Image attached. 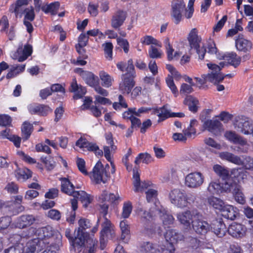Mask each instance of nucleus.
I'll use <instances>...</instances> for the list:
<instances>
[{"instance_id": "f257e3e1", "label": "nucleus", "mask_w": 253, "mask_h": 253, "mask_svg": "<svg viewBox=\"0 0 253 253\" xmlns=\"http://www.w3.org/2000/svg\"><path fill=\"white\" fill-rule=\"evenodd\" d=\"M78 223L79 227L73 244L80 245V247H86L88 249L86 253H95L97 242L93 240L87 233L84 231L91 227L89 220L85 218H81Z\"/></svg>"}, {"instance_id": "f03ea898", "label": "nucleus", "mask_w": 253, "mask_h": 253, "mask_svg": "<svg viewBox=\"0 0 253 253\" xmlns=\"http://www.w3.org/2000/svg\"><path fill=\"white\" fill-rule=\"evenodd\" d=\"M36 234L38 236L40 246H45L49 244L56 243V248L59 249L62 245L61 234L50 226L39 228L36 230Z\"/></svg>"}, {"instance_id": "7ed1b4c3", "label": "nucleus", "mask_w": 253, "mask_h": 253, "mask_svg": "<svg viewBox=\"0 0 253 253\" xmlns=\"http://www.w3.org/2000/svg\"><path fill=\"white\" fill-rule=\"evenodd\" d=\"M126 71V73L122 75V81L119 85V90L124 94H128L135 85L134 79L135 77V72L132 59L128 60Z\"/></svg>"}, {"instance_id": "20e7f679", "label": "nucleus", "mask_w": 253, "mask_h": 253, "mask_svg": "<svg viewBox=\"0 0 253 253\" xmlns=\"http://www.w3.org/2000/svg\"><path fill=\"white\" fill-rule=\"evenodd\" d=\"M110 169V166L108 164L104 168L102 163L98 161L92 171L91 178L96 184L100 183L101 182L105 183L109 179L110 174L108 171Z\"/></svg>"}, {"instance_id": "39448f33", "label": "nucleus", "mask_w": 253, "mask_h": 253, "mask_svg": "<svg viewBox=\"0 0 253 253\" xmlns=\"http://www.w3.org/2000/svg\"><path fill=\"white\" fill-rule=\"evenodd\" d=\"M209 111L203 112L200 117V119L203 123V127L214 134H218L221 129V123L217 120L209 119Z\"/></svg>"}, {"instance_id": "423d86ee", "label": "nucleus", "mask_w": 253, "mask_h": 253, "mask_svg": "<svg viewBox=\"0 0 253 253\" xmlns=\"http://www.w3.org/2000/svg\"><path fill=\"white\" fill-rule=\"evenodd\" d=\"M234 125L239 132L245 135L251 134L253 130V120L245 116L238 117Z\"/></svg>"}, {"instance_id": "0eeeda50", "label": "nucleus", "mask_w": 253, "mask_h": 253, "mask_svg": "<svg viewBox=\"0 0 253 253\" xmlns=\"http://www.w3.org/2000/svg\"><path fill=\"white\" fill-rule=\"evenodd\" d=\"M191 225L195 233L201 236H205L212 230V226L202 218V215L200 212L199 213L198 217L192 220Z\"/></svg>"}, {"instance_id": "6e6552de", "label": "nucleus", "mask_w": 253, "mask_h": 253, "mask_svg": "<svg viewBox=\"0 0 253 253\" xmlns=\"http://www.w3.org/2000/svg\"><path fill=\"white\" fill-rule=\"evenodd\" d=\"M205 177L199 171L191 172L185 177V185L186 186L193 189L200 187L204 183Z\"/></svg>"}, {"instance_id": "1a4fd4ad", "label": "nucleus", "mask_w": 253, "mask_h": 253, "mask_svg": "<svg viewBox=\"0 0 253 253\" xmlns=\"http://www.w3.org/2000/svg\"><path fill=\"white\" fill-rule=\"evenodd\" d=\"M224 189L228 192L232 193L238 203L242 205L245 204V197L242 192V186L238 182L232 180L231 183L225 184Z\"/></svg>"}, {"instance_id": "9d476101", "label": "nucleus", "mask_w": 253, "mask_h": 253, "mask_svg": "<svg viewBox=\"0 0 253 253\" xmlns=\"http://www.w3.org/2000/svg\"><path fill=\"white\" fill-rule=\"evenodd\" d=\"M138 214L140 216L141 221L143 223L144 228L148 234H151L154 232L155 229L152 221L153 219L152 214L153 211L148 212L142 208H139L137 210Z\"/></svg>"}, {"instance_id": "9b49d317", "label": "nucleus", "mask_w": 253, "mask_h": 253, "mask_svg": "<svg viewBox=\"0 0 253 253\" xmlns=\"http://www.w3.org/2000/svg\"><path fill=\"white\" fill-rule=\"evenodd\" d=\"M171 203L180 208L187 206L186 195L180 189H174L169 194Z\"/></svg>"}, {"instance_id": "f8f14e48", "label": "nucleus", "mask_w": 253, "mask_h": 253, "mask_svg": "<svg viewBox=\"0 0 253 253\" xmlns=\"http://www.w3.org/2000/svg\"><path fill=\"white\" fill-rule=\"evenodd\" d=\"M199 212L197 210H187L177 214V217L181 224L189 227L192 220L198 217Z\"/></svg>"}, {"instance_id": "ddd939ff", "label": "nucleus", "mask_w": 253, "mask_h": 253, "mask_svg": "<svg viewBox=\"0 0 253 253\" xmlns=\"http://www.w3.org/2000/svg\"><path fill=\"white\" fill-rule=\"evenodd\" d=\"M186 10L185 4L183 0H173L171 4V15L175 19L177 24L182 18V12Z\"/></svg>"}, {"instance_id": "4468645a", "label": "nucleus", "mask_w": 253, "mask_h": 253, "mask_svg": "<svg viewBox=\"0 0 253 253\" xmlns=\"http://www.w3.org/2000/svg\"><path fill=\"white\" fill-rule=\"evenodd\" d=\"M127 17L126 11L121 9H118L112 16L111 26L115 29H119L124 24Z\"/></svg>"}, {"instance_id": "2eb2a0df", "label": "nucleus", "mask_w": 253, "mask_h": 253, "mask_svg": "<svg viewBox=\"0 0 253 253\" xmlns=\"http://www.w3.org/2000/svg\"><path fill=\"white\" fill-rule=\"evenodd\" d=\"M195 79L201 85L204 84L207 82L215 84L222 81L224 76L221 74H216L211 72V73L202 75V78L196 77Z\"/></svg>"}, {"instance_id": "dca6fc26", "label": "nucleus", "mask_w": 253, "mask_h": 253, "mask_svg": "<svg viewBox=\"0 0 253 253\" xmlns=\"http://www.w3.org/2000/svg\"><path fill=\"white\" fill-rule=\"evenodd\" d=\"M102 229L100 232V239L101 244H104L107 238H112L114 234L112 224L107 217H105L104 221L102 223Z\"/></svg>"}, {"instance_id": "f3484780", "label": "nucleus", "mask_w": 253, "mask_h": 253, "mask_svg": "<svg viewBox=\"0 0 253 253\" xmlns=\"http://www.w3.org/2000/svg\"><path fill=\"white\" fill-rule=\"evenodd\" d=\"M32 52V46L30 44H26L24 48L22 46H19L17 51L13 54L12 58L17 59L19 62H22L27 59Z\"/></svg>"}, {"instance_id": "a211bd4d", "label": "nucleus", "mask_w": 253, "mask_h": 253, "mask_svg": "<svg viewBox=\"0 0 253 253\" xmlns=\"http://www.w3.org/2000/svg\"><path fill=\"white\" fill-rule=\"evenodd\" d=\"M76 145L81 148H85L88 151H93L97 155H103V151L100 150L98 146L95 144L88 142L85 138L81 137L76 143Z\"/></svg>"}, {"instance_id": "6ab92c4d", "label": "nucleus", "mask_w": 253, "mask_h": 253, "mask_svg": "<svg viewBox=\"0 0 253 253\" xmlns=\"http://www.w3.org/2000/svg\"><path fill=\"white\" fill-rule=\"evenodd\" d=\"M138 168L135 167L133 169V184L134 187V191L135 192H142L144 189L147 188L149 185L148 182L146 181H140V175L138 172Z\"/></svg>"}, {"instance_id": "aec40b11", "label": "nucleus", "mask_w": 253, "mask_h": 253, "mask_svg": "<svg viewBox=\"0 0 253 253\" xmlns=\"http://www.w3.org/2000/svg\"><path fill=\"white\" fill-rule=\"evenodd\" d=\"M228 232L233 237L240 238L246 233V228L242 224L233 223L228 229Z\"/></svg>"}, {"instance_id": "412c9836", "label": "nucleus", "mask_w": 253, "mask_h": 253, "mask_svg": "<svg viewBox=\"0 0 253 253\" xmlns=\"http://www.w3.org/2000/svg\"><path fill=\"white\" fill-rule=\"evenodd\" d=\"M225 137L230 142L244 146L247 144V141L243 137L233 131H227L225 133Z\"/></svg>"}, {"instance_id": "4be33fe9", "label": "nucleus", "mask_w": 253, "mask_h": 253, "mask_svg": "<svg viewBox=\"0 0 253 253\" xmlns=\"http://www.w3.org/2000/svg\"><path fill=\"white\" fill-rule=\"evenodd\" d=\"M36 219L33 215L25 214L19 217L17 219L16 226L19 228H24L31 225Z\"/></svg>"}, {"instance_id": "5701e85b", "label": "nucleus", "mask_w": 253, "mask_h": 253, "mask_svg": "<svg viewBox=\"0 0 253 253\" xmlns=\"http://www.w3.org/2000/svg\"><path fill=\"white\" fill-rule=\"evenodd\" d=\"M236 47L239 51L247 52L252 49V43L242 36H239L236 40Z\"/></svg>"}, {"instance_id": "b1692460", "label": "nucleus", "mask_w": 253, "mask_h": 253, "mask_svg": "<svg viewBox=\"0 0 253 253\" xmlns=\"http://www.w3.org/2000/svg\"><path fill=\"white\" fill-rule=\"evenodd\" d=\"M232 180L228 179L225 181V182L222 184V185L220 183L212 181L208 187V190L212 194L219 193L223 192H228L224 189L225 184L231 183Z\"/></svg>"}, {"instance_id": "393cba45", "label": "nucleus", "mask_w": 253, "mask_h": 253, "mask_svg": "<svg viewBox=\"0 0 253 253\" xmlns=\"http://www.w3.org/2000/svg\"><path fill=\"white\" fill-rule=\"evenodd\" d=\"M219 156L222 159L226 160L237 165H243L244 164L243 161L240 157L228 152H221L219 154Z\"/></svg>"}, {"instance_id": "a878e982", "label": "nucleus", "mask_w": 253, "mask_h": 253, "mask_svg": "<svg viewBox=\"0 0 253 253\" xmlns=\"http://www.w3.org/2000/svg\"><path fill=\"white\" fill-rule=\"evenodd\" d=\"M165 237L166 242H169V243H172L174 245L178 240H181L182 239V235L175 230L170 229L167 230L165 234Z\"/></svg>"}, {"instance_id": "bb28decb", "label": "nucleus", "mask_w": 253, "mask_h": 253, "mask_svg": "<svg viewBox=\"0 0 253 253\" xmlns=\"http://www.w3.org/2000/svg\"><path fill=\"white\" fill-rule=\"evenodd\" d=\"M222 59L227 61L228 65L237 68L241 63V58L235 52L228 53L222 56Z\"/></svg>"}, {"instance_id": "cd10ccee", "label": "nucleus", "mask_w": 253, "mask_h": 253, "mask_svg": "<svg viewBox=\"0 0 253 253\" xmlns=\"http://www.w3.org/2000/svg\"><path fill=\"white\" fill-rule=\"evenodd\" d=\"M71 91L75 93L73 97L75 99H78L83 97L86 92L85 87L81 85H78L76 79L73 80V82L71 84Z\"/></svg>"}, {"instance_id": "c85d7f7f", "label": "nucleus", "mask_w": 253, "mask_h": 253, "mask_svg": "<svg viewBox=\"0 0 253 253\" xmlns=\"http://www.w3.org/2000/svg\"><path fill=\"white\" fill-rule=\"evenodd\" d=\"M212 230L214 234L218 237H223L227 231L225 224L221 221H215L213 223Z\"/></svg>"}, {"instance_id": "c756f323", "label": "nucleus", "mask_w": 253, "mask_h": 253, "mask_svg": "<svg viewBox=\"0 0 253 253\" xmlns=\"http://www.w3.org/2000/svg\"><path fill=\"white\" fill-rule=\"evenodd\" d=\"M73 197H74L73 199L76 200V198L79 199L84 204V206L85 207H87L88 205L90 204L92 200L90 196L84 191L74 192Z\"/></svg>"}, {"instance_id": "7c9ffc66", "label": "nucleus", "mask_w": 253, "mask_h": 253, "mask_svg": "<svg viewBox=\"0 0 253 253\" xmlns=\"http://www.w3.org/2000/svg\"><path fill=\"white\" fill-rule=\"evenodd\" d=\"M60 180L61 181L62 192L73 196L74 193L76 192V191H74L75 187L73 184L68 178H61Z\"/></svg>"}, {"instance_id": "2f4dec72", "label": "nucleus", "mask_w": 253, "mask_h": 253, "mask_svg": "<svg viewBox=\"0 0 253 253\" xmlns=\"http://www.w3.org/2000/svg\"><path fill=\"white\" fill-rule=\"evenodd\" d=\"M188 40L191 48L196 47L201 43V39L198 37L196 29H193L189 34Z\"/></svg>"}, {"instance_id": "473e14b6", "label": "nucleus", "mask_w": 253, "mask_h": 253, "mask_svg": "<svg viewBox=\"0 0 253 253\" xmlns=\"http://www.w3.org/2000/svg\"><path fill=\"white\" fill-rule=\"evenodd\" d=\"M82 78L87 84L93 87L95 85L99 84V79L98 77L95 76L91 72L87 71L86 73H84L82 75Z\"/></svg>"}, {"instance_id": "72a5a7b5", "label": "nucleus", "mask_w": 253, "mask_h": 253, "mask_svg": "<svg viewBox=\"0 0 253 253\" xmlns=\"http://www.w3.org/2000/svg\"><path fill=\"white\" fill-rule=\"evenodd\" d=\"M44 246L39 245V241L37 239H34L29 241L24 248L25 253H34L38 248V250H41V248Z\"/></svg>"}, {"instance_id": "f704fd0d", "label": "nucleus", "mask_w": 253, "mask_h": 253, "mask_svg": "<svg viewBox=\"0 0 253 253\" xmlns=\"http://www.w3.org/2000/svg\"><path fill=\"white\" fill-rule=\"evenodd\" d=\"M221 211L223 216L230 220H234L237 213L234 207L230 205H224Z\"/></svg>"}, {"instance_id": "c9c22d12", "label": "nucleus", "mask_w": 253, "mask_h": 253, "mask_svg": "<svg viewBox=\"0 0 253 253\" xmlns=\"http://www.w3.org/2000/svg\"><path fill=\"white\" fill-rule=\"evenodd\" d=\"M31 114H37L39 115L46 116L49 111H51L50 108L47 105H40L39 106L32 107L30 109Z\"/></svg>"}, {"instance_id": "e433bc0d", "label": "nucleus", "mask_w": 253, "mask_h": 253, "mask_svg": "<svg viewBox=\"0 0 253 253\" xmlns=\"http://www.w3.org/2000/svg\"><path fill=\"white\" fill-rule=\"evenodd\" d=\"M184 103L188 106L189 110L191 112L196 113L197 111V105L198 104L199 101L196 98L191 95L187 96L185 98Z\"/></svg>"}, {"instance_id": "4c0bfd02", "label": "nucleus", "mask_w": 253, "mask_h": 253, "mask_svg": "<svg viewBox=\"0 0 253 253\" xmlns=\"http://www.w3.org/2000/svg\"><path fill=\"white\" fill-rule=\"evenodd\" d=\"M207 202L210 206L220 211L225 205L222 200L213 196H211L208 198Z\"/></svg>"}, {"instance_id": "58836bf2", "label": "nucleus", "mask_w": 253, "mask_h": 253, "mask_svg": "<svg viewBox=\"0 0 253 253\" xmlns=\"http://www.w3.org/2000/svg\"><path fill=\"white\" fill-rule=\"evenodd\" d=\"M153 114L157 115L159 117V122L171 117V113L167 109L166 106H164L159 109H155L153 111Z\"/></svg>"}, {"instance_id": "ea45409f", "label": "nucleus", "mask_w": 253, "mask_h": 253, "mask_svg": "<svg viewBox=\"0 0 253 253\" xmlns=\"http://www.w3.org/2000/svg\"><path fill=\"white\" fill-rule=\"evenodd\" d=\"M33 125L30 123L28 122L23 123L21 127V131L24 140H26L29 138L33 131Z\"/></svg>"}, {"instance_id": "a19ab883", "label": "nucleus", "mask_w": 253, "mask_h": 253, "mask_svg": "<svg viewBox=\"0 0 253 253\" xmlns=\"http://www.w3.org/2000/svg\"><path fill=\"white\" fill-rule=\"evenodd\" d=\"M28 4L27 0H17L15 4H12L10 7L9 11L11 12H14L16 18L18 15L21 13L22 9L21 7Z\"/></svg>"}, {"instance_id": "79ce46f5", "label": "nucleus", "mask_w": 253, "mask_h": 253, "mask_svg": "<svg viewBox=\"0 0 253 253\" xmlns=\"http://www.w3.org/2000/svg\"><path fill=\"white\" fill-rule=\"evenodd\" d=\"M60 3L59 2H54L49 5L42 6V10L45 13H51L52 15H55L59 8Z\"/></svg>"}, {"instance_id": "37998d69", "label": "nucleus", "mask_w": 253, "mask_h": 253, "mask_svg": "<svg viewBox=\"0 0 253 253\" xmlns=\"http://www.w3.org/2000/svg\"><path fill=\"white\" fill-rule=\"evenodd\" d=\"M213 170L220 177L223 179H226L229 176L228 170L224 167L219 165H215L213 167Z\"/></svg>"}, {"instance_id": "c03bdc74", "label": "nucleus", "mask_w": 253, "mask_h": 253, "mask_svg": "<svg viewBox=\"0 0 253 253\" xmlns=\"http://www.w3.org/2000/svg\"><path fill=\"white\" fill-rule=\"evenodd\" d=\"M25 67V65H19L16 66H12L10 71L6 75L7 79L12 78L23 72Z\"/></svg>"}, {"instance_id": "a18cd8bd", "label": "nucleus", "mask_w": 253, "mask_h": 253, "mask_svg": "<svg viewBox=\"0 0 253 253\" xmlns=\"http://www.w3.org/2000/svg\"><path fill=\"white\" fill-rule=\"evenodd\" d=\"M99 75L102 82V85L103 86L109 87L111 86L113 79L109 75L104 71H101Z\"/></svg>"}, {"instance_id": "49530a36", "label": "nucleus", "mask_w": 253, "mask_h": 253, "mask_svg": "<svg viewBox=\"0 0 253 253\" xmlns=\"http://www.w3.org/2000/svg\"><path fill=\"white\" fill-rule=\"evenodd\" d=\"M140 160H142L143 163L148 164L152 161V157L150 154L145 153H140L136 158L134 163L137 165L140 163Z\"/></svg>"}, {"instance_id": "de8ad7c7", "label": "nucleus", "mask_w": 253, "mask_h": 253, "mask_svg": "<svg viewBox=\"0 0 253 253\" xmlns=\"http://www.w3.org/2000/svg\"><path fill=\"white\" fill-rule=\"evenodd\" d=\"M32 171L28 169H18L16 172V176L18 179L26 180L32 177Z\"/></svg>"}, {"instance_id": "09e8293b", "label": "nucleus", "mask_w": 253, "mask_h": 253, "mask_svg": "<svg viewBox=\"0 0 253 253\" xmlns=\"http://www.w3.org/2000/svg\"><path fill=\"white\" fill-rule=\"evenodd\" d=\"M159 247L158 250L162 253H173L175 251L174 245L169 242L165 241L163 245L160 246Z\"/></svg>"}, {"instance_id": "8fccbe9b", "label": "nucleus", "mask_w": 253, "mask_h": 253, "mask_svg": "<svg viewBox=\"0 0 253 253\" xmlns=\"http://www.w3.org/2000/svg\"><path fill=\"white\" fill-rule=\"evenodd\" d=\"M132 206L130 202L125 203L123 205L121 217L123 218H128L132 211Z\"/></svg>"}, {"instance_id": "3c124183", "label": "nucleus", "mask_w": 253, "mask_h": 253, "mask_svg": "<svg viewBox=\"0 0 253 253\" xmlns=\"http://www.w3.org/2000/svg\"><path fill=\"white\" fill-rule=\"evenodd\" d=\"M228 64L226 62H221L219 63V65L215 64L209 63L207 64L208 68L212 70V72L216 74H221L220 70L224 66H228Z\"/></svg>"}, {"instance_id": "603ef678", "label": "nucleus", "mask_w": 253, "mask_h": 253, "mask_svg": "<svg viewBox=\"0 0 253 253\" xmlns=\"http://www.w3.org/2000/svg\"><path fill=\"white\" fill-rule=\"evenodd\" d=\"M71 204H72L73 211L71 212L70 216L67 219V220L68 222L73 223L75 219V216H76L75 211L78 208V205H77L78 202H77V200H76L75 199H71Z\"/></svg>"}, {"instance_id": "864d4df0", "label": "nucleus", "mask_w": 253, "mask_h": 253, "mask_svg": "<svg viewBox=\"0 0 253 253\" xmlns=\"http://www.w3.org/2000/svg\"><path fill=\"white\" fill-rule=\"evenodd\" d=\"M155 249L156 246L149 242H144L141 245V251L142 252H145L146 253H151Z\"/></svg>"}, {"instance_id": "5fc2aeb1", "label": "nucleus", "mask_w": 253, "mask_h": 253, "mask_svg": "<svg viewBox=\"0 0 253 253\" xmlns=\"http://www.w3.org/2000/svg\"><path fill=\"white\" fill-rule=\"evenodd\" d=\"M42 161L44 164L46 169L48 170L52 169L55 166V162L54 161L53 158L48 157H42Z\"/></svg>"}, {"instance_id": "6e6d98bb", "label": "nucleus", "mask_w": 253, "mask_h": 253, "mask_svg": "<svg viewBox=\"0 0 253 253\" xmlns=\"http://www.w3.org/2000/svg\"><path fill=\"white\" fill-rule=\"evenodd\" d=\"M167 85L170 89L172 92L176 95L178 93L177 88L174 84L173 78L172 76L169 75L166 80Z\"/></svg>"}, {"instance_id": "4d7b16f0", "label": "nucleus", "mask_w": 253, "mask_h": 253, "mask_svg": "<svg viewBox=\"0 0 253 253\" xmlns=\"http://www.w3.org/2000/svg\"><path fill=\"white\" fill-rule=\"evenodd\" d=\"M143 44L149 45L150 44H155L159 46H161L159 42L150 36H146L143 38V40L141 42Z\"/></svg>"}, {"instance_id": "13d9d810", "label": "nucleus", "mask_w": 253, "mask_h": 253, "mask_svg": "<svg viewBox=\"0 0 253 253\" xmlns=\"http://www.w3.org/2000/svg\"><path fill=\"white\" fill-rule=\"evenodd\" d=\"M107 143L111 148L112 151H115L117 149V146L114 144L113 135L111 132H107L105 134Z\"/></svg>"}, {"instance_id": "bf43d9fd", "label": "nucleus", "mask_w": 253, "mask_h": 253, "mask_svg": "<svg viewBox=\"0 0 253 253\" xmlns=\"http://www.w3.org/2000/svg\"><path fill=\"white\" fill-rule=\"evenodd\" d=\"M117 41L118 44L123 47L124 52L127 53L129 50V43L127 41L124 39L118 38Z\"/></svg>"}, {"instance_id": "052dcab7", "label": "nucleus", "mask_w": 253, "mask_h": 253, "mask_svg": "<svg viewBox=\"0 0 253 253\" xmlns=\"http://www.w3.org/2000/svg\"><path fill=\"white\" fill-rule=\"evenodd\" d=\"M161 52L155 47L151 46L149 50V56L151 58H158L161 57Z\"/></svg>"}, {"instance_id": "680f3d73", "label": "nucleus", "mask_w": 253, "mask_h": 253, "mask_svg": "<svg viewBox=\"0 0 253 253\" xmlns=\"http://www.w3.org/2000/svg\"><path fill=\"white\" fill-rule=\"evenodd\" d=\"M196 50V53L198 55L199 59L200 60H203L205 57V55L206 53V48L204 45L201 44L198 45L196 47L193 48Z\"/></svg>"}, {"instance_id": "e2e57ef3", "label": "nucleus", "mask_w": 253, "mask_h": 253, "mask_svg": "<svg viewBox=\"0 0 253 253\" xmlns=\"http://www.w3.org/2000/svg\"><path fill=\"white\" fill-rule=\"evenodd\" d=\"M166 68L171 73L172 78L173 77L176 80H179L181 78V75L175 69V68L170 64H167Z\"/></svg>"}, {"instance_id": "0e129e2a", "label": "nucleus", "mask_w": 253, "mask_h": 253, "mask_svg": "<svg viewBox=\"0 0 253 253\" xmlns=\"http://www.w3.org/2000/svg\"><path fill=\"white\" fill-rule=\"evenodd\" d=\"M161 218L165 225H170L172 224L174 222V218L173 216L168 213L163 214Z\"/></svg>"}, {"instance_id": "69168bd1", "label": "nucleus", "mask_w": 253, "mask_h": 253, "mask_svg": "<svg viewBox=\"0 0 253 253\" xmlns=\"http://www.w3.org/2000/svg\"><path fill=\"white\" fill-rule=\"evenodd\" d=\"M11 222V217L9 216L2 217L0 218V228L2 229L7 228Z\"/></svg>"}, {"instance_id": "338daca9", "label": "nucleus", "mask_w": 253, "mask_h": 253, "mask_svg": "<svg viewBox=\"0 0 253 253\" xmlns=\"http://www.w3.org/2000/svg\"><path fill=\"white\" fill-rule=\"evenodd\" d=\"M47 216L52 219L59 220L61 218V213L58 210L52 209L48 211Z\"/></svg>"}, {"instance_id": "774afa93", "label": "nucleus", "mask_w": 253, "mask_h": 253, "mask_svg": "<svg viewBox=\"0 0 253 253\" xmlns=\"http://www.w3.org/2000/svg\"><path fill=\"white\" fill-rule=\"evenodd\" d=\"M104 50L106 54L107 55L110 59L112 57V50L113 48V44L111 42H108L104 43L103 45Z\"/></svg>"}]
</instances>
